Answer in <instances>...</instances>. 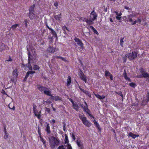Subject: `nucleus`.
<instances>
[{"mask_svg": "<svg viewBox=\"0 0 149 149\" xmlns=\"http://www.w3.org/2000/svg\"><path fill=\"white\" fill-rule=\"evenodd\" d=\"M37 88L42 93H44L48 96L53 97V96L52 94V91L46 87L39 85L38 86Z\"/></svg>", "mask_w": 149, "mask_h": 149, "instance_id": "obj_1", "label": "nucleus"}, {"mask_svg": "<svg viewBox=\"0 0 149 149\" xmlns=\"http://www.w3.org/2000/svg\"><path fill=\"white\" fill-rule=\"evenodd\" d=\"M139 70L141 74L137 76L136 77L139 78L143 77L147 78L146 81L149 82V73L146 72L145 70L142 67L139 68Z\"/></svg>", "mask_w": 149, "mask_h": 149, "instance_id": "obj_2", "label": "nucleus"}, {"mask_svg": "<svg viewBox=\"0 0 149 149\" xmlns=\"http://www.w3.org/2000/svg\"><path fill=\"white\" fill-rule=\"evenodd\" d=\"M139 13L134 12L132 14H131L127 16H124L123 18L124 19L125 22L128 23L131 22L133 21L132 18L133 17H136L137 16L139 15Z\"/></svg>", "mask_w": 149, "mask_h": 149, "instance_id": "obj_3", "label": "nucleus"}, {"mask_svg": "<svg viewBox=\"0 0 149 149\" xmlns=\"http://www.w3.org/2000/svg\"><path fill=\"white\" fill-rule=\"evenodd\" d=\"M79 117L84 125L88 127H90L91 126V123L90 121L87 120L84 114H83V115L79 114Z\"/></svg>", "mask_w": 149, "mask_h": 149, "instance_id": "obj_4", "label": "nucleus"}, {"mask_svg": "<svg viewBox=\"0 0 149 149\" xmlns=\"http://www.w3.org/2000/svg\"><path fill=\"white\" fill-rule=\"evenodd\" d=\"M49 142L51 148H54L56 146L59 145V142L56 138L53 136L51 139H49Z\"/></svg>", "mask_w": 149, "mask_h": 149, "instance_id": "obj_5", "label": "nucleus"}, {"mask_svg": "<svg viewBox=\"0 0 149 149\" xmlns=\"http://www.w3.org/2000/svg\"><path fill=\"white\" fill-rule=\"evenodd\" d=\"M137 53L136 52H132V53H129L127 54L126 55L127 56V58L130 61H132L136 58L137 56Z\"/></svg>", "mask_w": 149, "mask_h": 149, "instance_id": "obj_6", "label": "nucleus"}, {"mask_svg": "<svg viewBox=\"0 0 149 149\" xmlns=\"http://www.w3.org/2000/svg\"><path fill=\"white\" fill-rule=\"evenodd\" d=\"M33 112L35 116H36L38 119H40L41 118V111H38L37 109V106L35 105H33Z\"/></svg>", "mask_w": 149, "mask_h": 149, "instance_id": "obj_7", "label": "nucleus"}, {"mask_svg": "<svg viewBox=\"0 0 149 149\" xmlns=\"http://www.w3.org/2000/svg\"><path fill=\"white\" fill-rule=\"evenodd\" d=\"M85 105L84 106H82V107L83 108L84 111L86 112V114H88V115L91 118H94V116L91 114L90 113V110L88 108V105L87 103L86 102H84Z\"/></svg>", "mask_w": 149, "mask_h": 149, "instance_id": "obj_8", "label": "nucleus"}, {"mask_svg": "<svg viewBox=\"0 0 149 149\" xmlns=\"http://www.w3.org/2000/svg\"><path fill=\"white\" fill-rule=\"evenodd\" d=\"M91 16L90 17V20L92 23H93V21L97 19V15L96 14L94 10H93L91 13Z\"/></svg>", "mask_w": 149, "mask_h": 149, "instance_id": "obj_9", "label": "nucleus"}, {"mask_svg": "<svg viewBox=\"0 0 149 149\" xmlns=\"http://www.w3.org/2000/svg\"><path fill=\"white\" fill-rule=\"evenodd\" d=\"M79 76L81 79L85 83L87 82V79L86 76L84 74L83 72L81 69L79 70Z\"/></svg>", "mask_w": 149, "mask_h": 149, "instance_id": "obj_10", "label": "nucleus"}, {"mask_svg": "<svg viewBox=\"0 0 149 149\" xmlns=\"http://www.w3.org/2000/svg\"><path fill=\"white\" fill-rule=\"evenodd\" d=\"M74 40L77 42V44L79 46H80V48H83L84 47V44L82 41L80 39H79L78 38L75 37L74 38Z\"/></svg>", "mask_w": 149, "mask_h": 149, "instance_id": "obj_11", "label": "nucleus"}, {"mask_svg": "<svg viewBox=\"0 0 149 149\" xmlns=\"http://www.w3.org/2000/svg\"><path fill=\"white\" fill-rule=\"evenodd\" d=\"M45 124L46 125L45 126V131L47 134H50L51 133L49 124V123H47V122H46Z\"/></svg>", "mask_w": 149, "mask_h": 149, "instance_id": "obj_12", "label": "nucleus"}, {"mask_svg": "<svg viewBox=\"0 0 149 149\" xmlns=\"http://www.w3.org/2000/svg\"><path fill=\"white\" fill-rule=\"evenodd\" d=\"M76 143L78 146L79 147L80 149L83 148L84 147L80 139H78L77 140Z\"/></svg>", "mask_w": 149, "mask_h": 149, "instance_id": "obj_13", "label": "nucleus"}, {"mask_svg": "<svg viewBox=\"0 0 149 149\" xmlns=\"http://www.w3.org/2000/svg\"><path fill=\"white\" fill-rule=\"evenodd\" d=\"M56 48H54L51 46H49L47 49V52L51 53H53L56 51Z\"/></svg>", "mask_w": 149, "mask_h": 149, "instance_id": "obj_14", "label": "nucleus"}, {"mask_svg": "<svg viewBox=\"0 0 149 149\" xmlns=\"http://www.w3.org/2000/svg\"><path fill=\"white\" fill-rule=\"evenodd\" d=\"M46 26L48 29L51 31V33L53 35V36H56L57 37V34L56 32L51 28L47 24H46Z\"/></svg>", "mask_w": 149, "mask_h": 149, "instance_id": "obj_15", "label": "nucleus"}, {"mask_svg": "<svg viewBox=\"0 0 149 149\" xmlns=\"http://www.w3.org/2000/svg\"><path fill=\"white\" fill-rule=\"evenodd\" d=\"M62 14L60 13L59 14L57 15H55L53 17L56 21H59L61 20L62 18Z\"/></svg>", "mask_w": 149, "mask_h": 149, "instance_id": "obj_16", "label": "nucleus"}, {"mask_svg": "<svg viewBox=\"0 0 149 149\" xmlns=\"http://www.w3.org/2000/svg\"><path fill=\"white\" fill-rule=\"evenodd\" d=\"M81 19L83 22H86L89 25L93 24V23H92L91 21L90 20V18H89V19L88 18H86L81 17Z\"/></svg>", "mask_w": 149, "mask_h": 149, "instance_id": "obj_17", "label": "nucleus"}, {"mask_svg": "<svg viewBox=\"0 0 149 149\" xmlns=\"http://www.w3.org/2000/svg\"><path fill=\"white\" fill-rule=\"evenodd\" d=\"M79 87L80 90L81 91H82L85 94L88 95V97H91V93L88 91H86L84 89L81 88L80 87V86H79Z\"/></svg>", "mask_w": 149, "mask_h": 149, "instance_id": "obj_18", "label": "nucleus"}, {"mask_svg": "<svg viewBox=\"0 0 149 149\" xmlns=\"http://www.w3.org/2000/svg\"><path fill=\"white\" fill-rule=\"evenodd\" d=\"M31 54L30 53H28V63L29 64L28 65V67L29 68V70H32V68L31 65L30 64V62L31 60V58H30Z\"/></svg>", "mask_w": 149, "mask_h": 149, "instance_id": "obj_19", "label": "nucleus"}, {"mask_svg": "<svg viewBox=\"0 0 149 149\" xmlns=\"http://www.w3.org/2000/svg\"><path fill=\"white\" fill-rule=\"evenodd\" d=\"M141 19L140 18H138L137 20H135L134 21H133L132 22H131V24L132 25H134L136 23L139 22L141 23Z\"/></svg>", "mask_w": 149, "mask_h": 149, "instance_id": "obj_20", "label": "nucleus"}, {"mask_svg": "<svg viewBox=\"0 0 149 149\" xmlns=\"http://www.w3.org/2000/svg\"><path fill=\"white\" fill-rule=\"evenodd\" d=\"M38 132L39 135H40V140L43 143L44 146L45 147L46 146V141L41 136L40 132L38 131Z\"/></svg>", "mask_w": 149, "mask_h": 149, "instance_id": "obj_21", "label": "nucleus"}, {"mask_svg": "<svg viewBox=\"0 0 149 149\" xmlns=\"http://www.w3.org/2000/svg\"><path fill=\"white\" fill-rule=\"evenodd\" d=\"M51 97L52 99L56 101H61L62 100L61 98L57 95L55 97L53 96V97Z\"/></svg>", "mask_w": 149, "mask_h": 149, "instance_id": "obj_22", "label": "nucleus"}, {"mask_svg": "<svg viewBox=\"0 0 149 149\" xmlns=\"http://www.w3.org/2000/svg\"><path fill=\"white\" fill-rule=\"evenodd\" d=\"M17 71V69H16L13 70L12 72V75L15 79L17 78L18 75Z\"/></svg>", "mask_w": 149, "mask_h": 149, "instance_id": "obj_23", "label": "nucleus"}, {"mask_svg": "<svg viewBox=\"0 0 149 149\" xmlns=\"http://www.w3.org/2000/svg\"><path fill=\"white\" fill-rule=\"evenodd\" d=\"M93 121L96 127L98 130L99 131H100L101 129L100 128L99 123L95 120H94Z\"/></svg>", "mask_w": 149, "mask_h": 149, "instance_id": "obj_24", "label": "nucleus"}, {"mask_svg": "<svg viewBox=\"0 0 149 149\" xmlns=\"http://www.w3.org/2000/svg\"><path fill=\"white\" fill-rule=\"evenodd\" d=\"M94 93V95L97 98L100 99V100H103L104 99L105 97V96L104 95H102V96H101L100 95L98 94H96Z\"/></svg>", "mask_w": 149, "mask_h": 149, "instance_id": "obj_25", "label": "nucleus"}, {"mask_svg": "<svg viewBox=\"0 0 149 149\" xmlns=\"http://www.w3.org/2000/svg\"><path fill=\"white\" fill-rule=\"evenodd\" d=\"M33 11H29V16L31 19H33L34 18V14Z\"/></svg>", "mask_w": 149, "mask_h": 149, "instance_id": "obj_26", "label": "nucleus"}, {"mask_svg": "<svg viewBox=\"0 0 149 149\" xmlns=\"http://www.w3.org/2000/svg\"><path fill=\"white\" fill-rule=\"evenodd\" d=\"M71 82V78L70 76H68L67 79V85L69 86L70 85Z\"/></svg>", "mask_w": 149, "mask_h": 149, "instance_id": "obj_27", "label": "nucleus"}, {"mask_svg": "<svg viewBox=\"0 0 149 149\" xmlns=\"http://www.w3.org/2000/svg\"><path fill=\"white\" fill-rule=\"evenodd\" d=\"M123 75L124 77L125 80L128 81H131V79L127 77L126 71L125 70H124V71L123 73Z\"/></svg>", "mask_w": 149, "mask_h": 149, "instance_id": "obj_28", "label": "nucleus"}, {"mask_svg": "<svg viewBox=\"0 0 149 149\" xmlns=\"http://www.w3.org/2000/svg\"><path fill=\"white\" fill-rule=\"evenodd\" d=\"M72 104L73 106V108L75 109L76 111H78V110L79 107L77 104L76 102H74Z\"/></svg>", "mask_w": 149, "mask_h": 149, "instance_id": "obj_29", "label": "nucleus"}, {"mask_svg": "<svg viewBox=\"0 0 149 149\" xmlns=\"http://www.w3.org/2000/svg\"><path fill=\"white\" fill-rule=\"evenodd\" d=\"M129 136H130L132 137L133 139H135L136 137H138L139 136V135L135 134L132 132H130L129 133Z\"/></svg>", "mask_w": 149, "mask_h": 149, "instance_id": "obj_30", "label": "nucleus"}, {"mask_svg": "<svg viewBox=\"0 0 149 149\" xmlns=\"http://www.w3.org/2000/svg\"><path fill=\"white\" fill-rule=\"evenodd\" d=\"M89 27L93 30L94 33L96 34L97 35H98L99 34V33L98 31L92 26H90Z\"/></svg>", "mask_w": 149, "mask_h": 149, "instance_id": "obj_31", "label": "nucleus"}, {"mask_svg": "<svg viewBox=\"0 0 149 149\" xmlns=\"http://www.w3.org/2000/svg\"><path fill=\"white\" fill-rule=\"evenodd\" d=\"M124 38H121L120 40V45L122 47H123V41Z\"/></svg>", "mask_w": 149, "mask_h": 149, "instance_id": "obj_32", "label": "nucleus"}, {"mask_svg": "<svg viewBox=\"0 0 149 149\" xmlns=\"http://www.w3.org/2000/svg\"><path fill=\"white\" fill-rule=\"evenodd\" d=\"M129 85L130 86L133 88H135L136 86V84L133 82H132L130 83Z\"/></svg>", "mask_w": 149, "mask_h": 149, "instance_id": "obj_33", "label": "nucleus"}, {"mask_svg": "<svg viewBox=\"0 0 149 149\" xmlns=\"http://www.w3.org/2000/svg\"><path fill=\"white\" fill-rule=\"evenodd\" d=\"M127 57V56L126 54L125 55V56L123 57L122 59L123 61V63H125L126 62Z\"/></svg>", "mask_w": 149, "mask_h": 149, "instance_id": "obj_34", "label": "nucleus"}, {"mask_svg": "<svg viewBox=\"0 0 149 149\" xmlns=\"http://www.w3.org/2000/svg\"><path fill=\"white\" fill-rule=\"evenodd\" d=\"M65 143H69V141L68 139V137L66 134L65 135Z\"/></svg>", "mask_w": 149, "mask_h": 149, "instance_id": "obj_35", "label": "nucleus"}, {"mask_svg": "<svg viewBox=\"0 0 149 149\" xmlns=\"http://www.w3.org/2000/svg\"><path fill=\"white\" fill-rule=\"evenodd\" d=\"M18 26H19L18 24H15L12 25L11 28H12L13 29H15Z\"/></svg>", "mask_w": 149, "mask_h": 149, "instance_id": "obj_36", "label": "nucleus"}, {"mask_svg": "<svg viewBox=\"0 0 149 149\" xmlns=\"http://www.w3.org/2000/svg\"><path fill=\"white\" fill-rule=\"evenodd\" d=\"M40 67L37 65H35L33 67V69L34 70H39Z\"/></svg>", "mask_w": 149, "mask_h": 149, "instance_id": "obj_37", "label": "nucleus"}, {"mask_svg": "<svg viewBox=\"0 0 149 149\" xmlns=\"http://www.w3.org/2000/svg\"><path fill=\"white\" fill-rule=\"evenodd\" d=\"M29 23L28 20L26 19L24 20V23L25 27L26 28L28 27V23Z\"/></svg>", "mask_w": 149, "mask_h": 149, "instance_id": "obj_38", "label": "nucleus"}, {"mask_svg": "<svg viewBox=\"0 0 149 149\" xmlns=\"http://www.w3.org/2000/svg\"><path fill=\"white\" fill-rule=\"evenodd\" d=\"M35 5H34L33 6H32L30 7L29 11H33L34 9Z\"/></svg>", "mask_w": 149, "mask_h": 149, "instance_id": "obj_39", "label": "nucleus"}, {"mask_svg": "<svg viewBox=\"0 0 149 149\" xmlns=\"http://www.w3.org/2000/svg\"><path fill=\"white\" fill-rule=\"evenodd\" d=\"M62 28L63 31H64L65 32L66 30L69 31L68 28L65 25H64L63 26Z\"/></svg>", "mask_w": 149, "mask_h": 149, "instance_id": "obj_40", "label": "nucleus"}, {"mask_svg": "<svg viewBox=\"0 0 149 149\" xmlns=\"http://www.w3.org/2000/svg\"><path fill=\"white\" fill-rule=\"evenodd\" d=\"M110 73L107 70H106L105 71V75L106 76H110L111 75Z\"/></svg>", "mask_w": 149, "mask_h": 149, "instance_id": "obj_41", "label": "nucleus"}, {"mask_svg": "<svg viewBox=\"0 0 149 149\" xmlns=\"http://www.w3.org/2000/svg\"><path fill=\"white\" fill-rule=\"evenodd\" d=\"M51 123L52 124V125H53L55 123L56 120L54 119H52L50 120V121Z\"/></svg>", "mask_w": 149, "mask_h": 149, "instance_id": "obj_42", "label": "nucleus"}, {"mask_svg": "<svg viewBox=\"0 0 149 149\" xmlns=\"http://www.w3.org/2000/svg\"><path fill=\"white\" fill-rule=\"evenodd\" d=\"M5 135L4 136V138L5 139H6L8 138V134L6 131H5Z\"/></svg>", "mask_w": 149, "mask_h": 149, "instance_id": "obj_43", "label": "nucleus"}, {"mask_svg": "<svg viewBox=\"0 0 149 149\" xmlns=\"http://www.w3.org/2000/svg\"><path fill=\"white\" fill-rule=\"evenodd\" d=\"M57 149H65L64 146L63 145L60 146Z\"/></svg>", "mask_w": 149, "mask_h": 149, "instance_id": "obj_44", "label": "nucleus"}, {"mask_svg": "<svg viewBox=\"0 0 149 149\" xmlns=\"http://www.w3.org/2000/svg\"><path fill=\"white\" fill-rule=\"evenodd\" d=\"M146 101L148 102L149 101V93H148V95L146 96Z\"/></svg>", "mask_w": 149, "mask_h": 149, "instance_id": "obj_45", "label": "nucleus"}, {"mask_svg": "<svg viewBox=\"0 0 149 149\" xmlns=\"http://www.w3.org/2000/svg\"><path fill=\"white\" fill-rule=\"evenodd\" d=\"M114 13L116 14L117 16H121L122 15V13H119L118 12L116 11H115Z\"/></svg>", "mask_w": 149, "mask_h": 149, "instance_id": "obj_46", "label": "nucleus"}, {"mask_svg": "<svg viewBox=\"0 0 149 149\" xmlns=\"http://www.w3.org/2000/svg\"><path fill=\"white\" fill-rule=\"evenodd\" d=\"M10 105H11V104H10L9 105H8V107L9 108L11 109H12L13 110H15V107L14 106H13V107L12 108H11L10 107Z\"/></svg>", "mask_w": 149, "mask_h": 149, "instance_id": "obj_47", "label": "nucleus"}, {"mask_svg": "<svg viewBox=\"0 0 149 149\" xmlns=\"http://www.w3.org/2000/svg\"><path fill=\"white\" fill-rule=\"evenodd\" d=\"M67 149H72V146L69 143H68L67 145Z\"/></svg>", "mask_w": 149, "mask_h": 149, "instance_id": "obj_48", "label": "nucleus"}, {"mask_svg": "<svg viewBox=\"0 0 149 149\" xmlns=\"http://www.w3.org/2000/svg\"><path fill=\"white\" fill-rule=\"evenodd\" d=\"M63 130L64 131H65L66 130V128H65L66 124H65V122H63Z\"/></svg>", "mask_w": 149, "mask_h": 149, "instance_id": "obj_49", "label": "nucleus"}, {"mask_svg": "<svg viewBox=\"0 0 149 149\" xmlns=\"http://www.w3.org/2000/svg\"><path fill=\"white\" fill-rule=\"evenodd\" d=\"M12 61V60L11 59V58L10 57V56H9V59L8 60H6V61Z\"/></svg>", "mask_w": 149, "mask_h": 149, "instance_id": "obj_50", "label": "nucleus"}, {"mask_svg": "<svg viewBox=\"0 0 149 149\" xmlns=\"http://www.w3.org/2000/svg\"><path fill=\"white\" fill-rule=\"evenodd\" d=\"M11 81L12 82L15 83L16 82V80L15 78H12L11 79Z\"/></svg>", "mask_w": 149, "mask_h": 149, "instance_id": "obj_51", "label": "nucleus"}, {"mask_svg": "<svg viewBox=\"0 0 149 149\" xmlns=\"http://www.w3.org/2000/svg\"><path fill=\"white\" fill-rule=\"evenodd\" d=\"M60 59H61L63 61L65 62H66L67 61V60L65 59V58L61 56Z\"/></svg>", "mask_w": 149, "mask_h": 149, "instance_id": "obj_52", "label": "nucleus"}, {"mask_svg": "<svg viewBox=\"0 0 149 149\" xmlns=\"http://www.w3.org/2000/svg\"><path fill=\"white\" fill-rule=\"evenodd\" d=\"M53 36H49L48 37V38L49 40H51V42H52L53 41Z\"/></svg>", "mask_w": 149, "mask_h": 149, "instance_id": "obj_53", "label": "nucleus"}, {"mask_svg": "<svg viewBox=\"0 0 149 149\" xmlns=\"http://www.w3.org/2000/svg\"><path fill=\"white\" fill-rule=\"evenodd\" d=\"M72 137L73 139L74 140H75L76 138L75 137V136L74 134L73 133H72Z\"/></svg>", "mask_w": 149, "mask_h": 149, "instance_id": "obj_54", "label": "nucleus"}, {"mask_svg": "<svg viewBox=\"0 0 149 149\" xmlns=\"http://www.w3.org/2000/svg\"><path fill=\"white\" fill-rule=\"evenodd\" d=\"M58 3L57 2H55L54 3V6H55L57 7V6H58Z\"/></svg>", "mask_w": 149, "mask_h": 149, "instance_id": "obj_55", "label": "nucleus"}, {"mask_svg": "<svg viewBox=\"0 0 149 149\" xmlns=\"http://www.w3.org/2000/svg\"><path fill=\"white\" fill-rule=\"evenodd\" d=\"M116 19L117 20H120L121 18V17L120 16H116Z\"/></svg>", "mask_w": 149, "mask_h": 149, "instance_id": "obj_56", "label": "nucleus"}, {"mask_svg": "<svg viewBox=\"0 0 149 149\" xmlns=\"http://www.w3.org/2000/svg\"><path fill=\"white\" fill-rule=\"evenodd\" d=\"M46 110L47 112L49 113L50 111V109L49 108H46Z\"/></svg>", "mask_w": 149, "mask_h": 149, "instance_id": "obj_57", "label": "nucleus"}, {"mask_svg": "<svg viewBox=\"0 0 149 149\" xmlns=\"http://www.w3.org/2000/svg\"><path fill=\"white\" fill-rule=\"evenodd\" d=\"M53 104H51V106H52V109H53V110L55 112L56 111V109L54 107H53Z\"/></svg>", "mask_w": 149, "mask_h": 149, "instance_id": "obj_58", "label": "nucleus"}, {"mask_svg": "<svg viewBox=\"0 0 149 149\" xmlns=\"http://www.w3.org/2000/svg\"><path fill=\"white\" fill-rule=\"evenodd\" d=\"M29 74V72L28 71L27 73H26V75H25V77H27L29 76V74Z\"/></svg>", "mask_w": 149, "mask_h": 149, "instance_id": "obj_59", "label": "nucleus"}, {"mask_svg": "<svg viewBox=\"0 0 149 149\" xmlns=\"http://www.w3.org/2000/svg\"><path fill=\"white\" fill-rule=\"evenodd\" d=\"M1 93L4 95H6V93L5 91L3 89L2 90Z\"/></svg>", "mask_w": 149, "mask_h": 149, "instance_id": "obj_60", "label": "nucleus"}, {"mask_svg": "<svg viewBox=\"0 0 149 149\" xmlns=\"http://www.w3.org/2000/svg\"><path fill=\"white\" fill-rule=\"evenodd\" d=\"M118 95H120V96H121L122 97V98H123V94H122V93L120 92L119 93H118Z\"/></svg>", "mask_w": 149, "mask_h": 149, "instance_id": "obj_61", "label": "nucleus"}, {"mask_svg": "<svg viewBox=\"0 0 149 149\" xmlns=\"http://www.w3.org/2000/svg\"><path fill=\"white\" fill-rule=\"evenodd\" d=\"M68 99H69V100L71 102V103H72V104L74 103V102H73V101L72 99L69 98H68Z\"/></svg>", "mask_w": 149, "mask_h": 149, "instance_id": "obj_62", "label": "nucleus"}, {"mask_svg": "<svg viewBox=\"0 0 149 149\" xmlns=\"http://www.w3.org/2000/svg\"><path fill=\"white\" fill-rule=\"evenodd\" d=\"M28 72L30 74H34L35 73V72L34 71H29Z\"/></svg>", "mask_w": 149, "mask_h": 149, "instance_id": "obj_63", "label": "nucleus"}, {"mask_svg": "<svg viewBox=\"0 0 149 149\" xmlns=\"http://www.w3.org/2000/svg\"><path fill=\"white\" fill-rule=\"evenodd\" d=\"M110 79L111 80H113V78L112 75L111 74V75H110Z\"/></svg>", "mask_w": 149, "mask_h": 149, "instance_id": "obj_64", "label": "nucleus"}]
</instances>
